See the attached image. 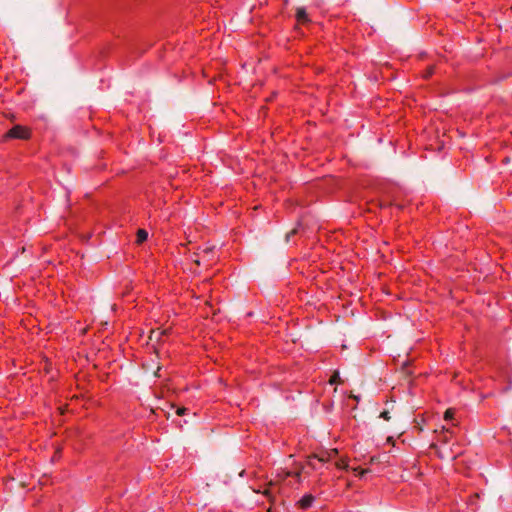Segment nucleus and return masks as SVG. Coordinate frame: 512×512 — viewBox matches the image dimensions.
I'll list each match as a JSON object with an SVG mask.
<instances>
[{
	"label": "nucleus",
	"instance_id": "nucleus-1",
	"mask_svg": "<svg viewBox=\"0 0 512 512\" xmlns=\"http://www.w3.org/2000/svg\"><path fill=\"white\" fill-rule=\"evenodd\" d=\"M7 136L16 139H27L30 136V132L25 127L16 125L8 131Z\"/></svg>",
	"mask_w": 512,
	"mask_h": 512
},
{
	"label": "nucleus",
	"instance_id": "nucleus-2",
	"mask_svg": "<svg viewBox=\"0 0 512 512\" xmlns=\"http://www.w3.org/2000/svg\"><path fill=\"white\" fill-rule=\"evenodd\" d=\"M337 453H338L337 449H331L330 451H328V452H326V453H324V454H322L320 456L314 455L313 458H317L319 461L325 462V461H328L333 456H335ZM310 459H312V457ZM309 465L314 467L312 462H311V460H309Z\"/></svg>",
	"mask_w": 512,
	"mask_h": 512
},
{
	"label": "nucleus",
	"instance_id": "nucleus-3",
	"mask_svg": "<svg viewBox=\"0 0 512 512\" xmlns=\"http://www.w3.org/2000/svg\"><path fill=\"white\" fill-rule=\"evenodd\" d=\"M313 501H314V497L311 494H308V495L303 496L299 500V505L301 508L307 509L312 505Z\"/></svg>",
	"mask_w": 512,
	"mask_h": 512
},
{
	"label": "nucleus",
	"instance_id": "nucleus-4",
	"mask_svg": "<svg viewBox=\"0 0 512 512\" xmlns=\"http://www.w3.org/2000/svg\"><path fill=\"white\" fill-rule=\"evenodd\" d=\"M296 18L299 22H302V23H305V22H308L309 19H308V15L306 13V10L305 8L303 7H299L297 8V11H296Z\"/></svg>",
	"mask_w": 512,
	"mask_h": 512
},
{
	"label": "nucleus",
	"instance_id": "nucleus-5",
	"mask_svg": "<svg viewBox=\"0 0 512 512\" xmlns=\"http://www.w3.org/2000/svg\"><path fill=\"white\" fill-rule=\"evenodd\" d=\"M167 333V330H152L149 336L151 341H159L163 335Z\"/></svg>",
	"mask_w": 512,
	"mask_h": 512
},
{
	"label": "nucleus",
	"instance_id": "nucleus-6",
	"mask_svg": "<svg viewBox=\"0 0 512 512\" xmlns=\"http://www.w3.org/2000/svg\"><path fill=\"white\" fill-rule=\"evenodd\" d=\"M147 238H148V232H147L146 230H144V229H139V230L137 231V240H136V242H137L138 244L143 243L144 241H146V240H147Z\"/></svg>",
	"mask_w": 512,
	"mask_h": 512
},
{
	"label": "nucleus",
	"instance_id": "nucleus-7",
	"mask_svg": "<svg viewBox=\"0 0 512 512\" xmlns=\"http://www.w3.org/2000/svg\"><path fill=\"white\" fill-rule=\"evenodd\" d=\"M454 414H455V410L452 408H449L444 413V419L447 421L452 420L454 417Z\"/></svg>",
	"mask_w": 512,
	"mask_h": 512
},
{
	"label": "nucleus",
	"instance_id": "nucleus-8",
	"mask_svg": "<svg viewBox=\"0 0 512 512\" xmlns=\"http://www.w3.org/2000/svg\"><path fill=\"white\" fill-rule=\"evenodd\" d=\"M297 233H298V228H297V227H296V228H293L290 232H288V233L286 234V236H285V241H286V243H288V242H289V240H290V238H291L293 235L297 234Z\"/></svg>",
	"mask_w": 512,
	"mask_h": 512
},
{
	"label": "nucleus",
	"instance_id": "nucleus-9",
	"mask_svg": "<svg viewBox=\"0 0 512 512\" xmlns=\"http://www.w3.org/2000/svg\"><path fill=\"white\" fill-rule=\"evenodd\" d=\"M338 382H340V376H339V373H338V372H335V373L332 375L331 379H330V383H331V384H334V383H338Z\"/></svg>",
	"mask_w": 512,
	"mask_h": 512
},
{
	"label": "nucleus",
	"instance_id": "nucleus-10",
	"mask_svg": "<svg viewBox=\"0 0 512 512\" xmlns=\"http://www.w3.org/2000/svg\"><path fill=\"white\" fill-rule=\"evenodd\" d=\"M380 417H381V418H383V419H385V420H387V421H389V420H390V418H391V417H390V414H389V412H388V411H383V412L380 414Z\"/></svg>",
	"mask_w": 512,
	"mask_h": 512
},
{
	"label": "nucleus",
	"instance_id": "nucleus-11",
	"mask_svg": "<svg viewBox=\"0 0 512 512\" xmlns=\"http://www.w3.org/2000/svg\"><path fill=\"white\" fill-rule=\"evenodd\" d=\"M186 411H187V408H185V407H180V408H178V409L176 410V413H177V415L182 416V415H184V414L186 413Z\"/></svg>",
	"mask_w": 512,
	"mask_h": 512
},
{
	"label": "nucleus",
	"instance_id": "nucleus-12",
	"mask_svg": "<svg viewBox=\"0 0 512 512\" xmlns=\"http://www.w3.org/2000/svg\"><path fill=\"white\" fill-rule=\"evenodd\" d=\"M289 476H292V473L289 472V471H286V472L282 473L281 479L283 480V479H285L286 477H289Z\"/></svg>",
	"mask_w": 512,
	"mask_h": 512
},
{
	"label": "nucleus",
	"instance_id": "nucleus-13",
	"mask_svg": "<svg viewBox=\"0 0 512 512\" xmlns=\"http://www.w3.org/2000/svg\"><path fill=\"white\" fill-rule=\"evenodd\" d=\"M368 472H369V470H367V469H361V470H359V476L363 477Z\"/></svg>",
	"mask_w": 512,
	"mask_h": 512
},
{
	"label": "nucleus",
	"instance_id": "nucleus-14",
	"mask_svg": "<svg viewBox=\"0 0 512 512\" xmlns=\"http://www.w3.org/2000/svg\"><path fill=\"white\" fill-rule=\"evenodd\" d=\"M262 493H263L265 496H267V497L271 498V492H270V490H265V491H263Z\"/></svg>",
	"mask_w": 512,
	"mask_h": 512
},
{
	"label": "nucleus",
	"instance_id": "nucleus-15",
	"mask_svg": "<svg viewBox=\"0 0 512 512\" xmlns=\"http://www.w3.org/2000/svg\"><path fill=\"white\" fill-rule=\"evenodd\" d=\"M337 466H338L339 468H346V467H347V465H346V464H344L343 462H342V463H337Z\"/></svg>",
	"mask_w": 512,
	"mask_h": 512
},
{
	"label": "nucleus",
	"instance_id": "nucleus-16",
	"mask_svg": "<svg viewBox=\"0 0 512 512\" xmlns=\"http://www.w3.org/2000/svg\"><path fill=\"white\" fill-rule=\"evenodd\" d=\"M292 476H295V477L299 478L300 477V472H296L294 474L292 473Z\"/></svg>",
	"mask_w": 512,
	"mask_h": 512
},
{
	"label": "nucleus",
	"instance_id": "nucleus-17",
	"mask_svg": "<svg viewBox=\"0 0 512 512\" xmlns=\"http://www.w3.org/2000/svg\"><path fill=\"white\" fill-rule=\"evenodd\" d=\"M159 370H160V367H158V368H157V371L155 372V376H157V377H159V376H160V375L158 374Z\"/></svg>",
	"mask_w": 512,
	"mask_h": 512
},
{
	"label": "nucleus",
	"instance_id": "nucleus-18",
	"mask_svg": "<svg viewBox=\"0 0 512 512\" xmlns=\"http://www.w3.org/2000/svg\"><path fill=\"white\" fill-rule=\"evenodd\" d=\"M351 397L354 398L357 401L359 400V398L357 396H355V395H351Z\"/></svg>",
	"mask_w": 512,
	"mask_h": 512
},
{
	"label": "nucleus",
	"instance_id": "nucleus-19",
	"mask_svg": "<svg viewBox=\"0 0 512 512\" xmlns=\"http://www.w3.org/2000/svg\"><path fill=\"white\" fill-rule=\"evenodd\" d=\"M432 74V69H430L429 71H427V76L428 75H431Z\"/></svg>",
	"mask_w": 512,
	"mask_h": 512
},
{
	"label": "nucleus",
	"instance_id": "nucleus-20",
	"mask_svg": "<svg viewBox=\"0 0 512 512\" xmlns=\"http://www.w3.org/2000/svg\"><path fill=\"white\" fill-rule=\"evenodd\" d=\"M210 251H211V249L204 250L205 253H209Z\"/></svg>",
	"mask_w": 512,
	"mask_h": 512
}]
</instances>
